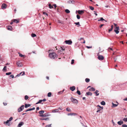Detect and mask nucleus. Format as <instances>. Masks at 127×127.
<instances>
[{
  "label": "nucleus",
  "instance_id": "nucleus-1",
  "mask_svg": "<svg viewBox=\"0 0 127 127\" xmlns=\"http://www.w3.org/2000/svg\"><path fill=\"white\" fill-rule=\"evenodd\" d=\"M58 57V55L54 52L50 53L49 54V57L51 59H56Z\"/></svg>",
  "mask_w": 127,
  "mask_h": 127
},
{
  "label": "nucleus",
  "instance_id": "nucleus-2",
  "mask_svg": "<svg viewBox=\"0 0 127 127\" xmlns=\"http://www.w3.org/2000/svg\"><path fill=\"white\" fill-rule=\"evenodd\" d=\"M70 99L72 102L74 103L77 104L78 102V101L77 99L74 98L72 97Z\"/></svg>",
  "mask_w": 127,
  "mask_h": 127
},
{
  "label": "nucleus",
  "instance_id": "nucleus-3",
  "mask_svg": "<svg viewBox=\"0 0 127 127\" xmlns=\"http://www.w3.org/2000/svg\"><path fill=\"white\" fill-rule=\"evenodd\" d=\"M24 105H22L19 108L18 110V112H20L21 111L24 109Z\"/></svg>",
  "mask_w": 127,
  "mask_h": 127
},
{
  "label": "nucleus",
  "instance_id": "nucleus-4",
  "mask_svg": "<svg viewBox=\"0 0 127 127\" xmlns=\"http://www.w3.org/2000/svg\"><path fill=\"white\" fill-rule=\"evenodd\" d=\"M16 64L18 66L21 67L23 66V64L22 63L19 61L17 62Z\"/></svg>",
  "mask_w": 127,
  "mask_h": 127
},
{
  "label": "nucleus",
  "instance_id": "nucleus-5",
  "mask_svg": "<svg viewBox=\"0 0 127 127\" xmlns=\"http://www.w3.org/2000/svg\"><path fill=\"white\" fill-rule=\"evenodd\" d=\"M65 42L66 43V44L69 45L71 44L72 43V41L70 40H66L65 41Z\"/></svg>",
  "mask_w": 127,
  "mask_h": 127
},
{
  "label": "nucleus",
  "instance_id": "nucleus-6",
  "mask_svg": "<svg viewBox=\"0 0 127 127\" xmlns=\"http://www.w3.org/2000/svg\"><path fill=\"white\" fill-rule=\"evenodd\" d=\"M98 59L99 60H103L104 59V57L101 55H99L98 57Z\"/></svg>",
  "mask_w": 127,
  "mask_h": 127
},
{
  "label": "nucleus",
  "instance_id": "nucleus-7",
  "mask_svg": "<svg viewBox=\"0 0 127 127\" xmlns=\"http://www.w3.org/2000/svg\"><path fill=\"white\" fill-rule=\"evenodd\" d=\"M77 113H69L67 114V115L68 116H75L76 115H77Z\"/></svg>",
  "mask_w": 127,
  "mask_h": 127
},
{
  "label": "nucleus",
  "instance_id": "nucleus-8",
  "mask_svg": "<svg viewBox=\"0 0 127 127\" xmlns=\"http://www.w3.org/2000/svg\"><path fill=\"white\" fill-rule=\"evenodd\" d=\"M24 124V123L23 122H20L18 126V127H21Z\"/></svg>",
  "mask_w": 127,
  "mask_h": 127
},
{
  "label": "nucleus",
  "instance_id": "nucleus-9",
  "mask_svg": "<svg viewBox=\"0 0 127 127\" xmlns=\"http://www.w3.org/2000/svg\"><path fill=\"white\" fill-rule=\"evenodd\" d=\"M13 21L14 22L16 23H18L19 22V19H13Z\"/></svg>",
  "mask_w": 127,
  "mask_h": 127
},
{
  "label": "nucleus",
  "instance_id": "nucleus-10",
  "mask_svg": "<svg viewBox=\"0 0 127 127\" xmlns=\"http://www.w3.org/2000/svg\"><path fill=\"white\" fill-rule=\"evenodd\" d=\"M70 89L72 91H73L75 89V86H73L71 87H70Z\"/></svg>",
  "mask_w": 127,
  "mask_h": 127
},
{
  "label": "nucleus",
  "instance_id": "nucleus-11",
  "mask_svg": "<svg viewBox=\"0 0 127 127\" xmlns=\"http://www.w3.org/2000/svg\"><path fill=\"white\" fill-rule=\"evenodd\" d=\"M7 29L8 30L11 31L12 29V27L11 26H7L6 27Z\"/></svg>",
  "mask_w": 127,
  "mask_h": 127
},
{
  "label": "nucleus",
  "instance_id": "nucleus-12",
  "mask_svg": "<svg viewBox=\"0 0 127 127\" xmlns=\"http://www.w3.org/2000/svg\"><path fill=\"white\" fill-rule=\"evenodd\" d=\"M6 5L5 3H3L2 4L1 7L2 8H6Z\"/></svg>",
  "mask_w": 127,
  "mask_h": 127
},
{
  "label": "nucleus",
  "instance_id": "nucleus-13",
  "mask_svg": "<svg viewBox=\"0 0 127 127\" xmlns=\"http://www.w3.org/2000/svg\"><path fill=\"white\" fill-rule=\"evenodd\" d=\"M84 12L82 10H79L78 11V13L80 15L82 14L83 13H84Z\"/></svg>",
  "mask_w": 127,
  "mask_h": 127
},
{
  "label": "nucleus",
  "instance_id": "nucleus-14",
  "mask_svg": "<svg viewBox=\"0 0 127 127\" xmlns=\"http://www.w3.org/2000/svg\"><path fill=\"white\" fill-rule=\"evenodd\" d=\"M117 123L119 125H121L122 124H123L124 123L121 120L120 121L118 122Z\"/></svg>",
  "mask_w": 127,
  "mask_h": 127
},
{
  "label": "nucleus",
  "instance_id": "nucleus-15",
  "mask_svg": "<svg viewBox=\"0 0 127 127\" xmlns=\"http://www.w3.org/2000/svg\"><path fill=\"white\" fill-rule=\"evenodd\" d=\"M40 120H49V118H41L40 119Z\"/></svg>",
  "mask_w": 127,
  "mask_h": 127
},
{
  "label": "nucleus",
  "instance_id": "nucleus-16",
  "mask_svg": "<svg viewBox=\"0 0 127 127\" xmlns=\"http://www.w3.org/2000/svg\"><path fill=\"white\" fill-rule=\"evenodd\" d=\"M94 93H95V95L96 96H98L99 95V91L98 90H96L95 92Z\"/></svg>",
  "mask_w": 127,
  "mask_h": 127
},
{
  "label": "nucleus",
  "instance_id": "nucleus-17",
  "mask_svg": "<svg viewBox=\"0 0 127 127\" xmlns=\"http://www.w3.org/2000/svg\"><path fill=\"white\" fill-rule=\"evenodd\" d=\"M39 116L42 117H44L47 116L48 115H46V114H44L40 115H39Z\"/></svg>",
  "mask_w": 127,
  "mask_h": 127
},
{
  "label": "nucleus",
  "instance_id": "nucleus-18",
  "mask_svg": "<svg viewBox=\"0 0 127 127\" xmlns=\"http://www.w3.org/2000/svg\"><path fill=\"white\" fill-rule=\"evenodd\" d=\"M18 54L19 55V56L21 57H24L25 58V55H23L19 52L18 53Z\"/></svg>",
  "mask_w": 127,
  "mask_h": 127
},
{
  "label": "nucleus",
  "instance_id": "nucleus-19",
  "mask_svg": "<svg viewBox=\"0 0 127 127\" xmlns=\"http://www.w3.org/2000/svg\"><path fill=\"white\" fill-rule=\"evenodd\" d=\"M23 73L22 74V76H23V75H25V72L24 71H23V72H21L20 73H19V74L17 75V76H20L21 75V74L22 73Z\"/></svg>",
  "mask_w": 127,
  "mask_h": 127
},
{
  "label": "nucleus",
  "instance_id": "nucleus-20",
  "mask_svg": "<svg viewBox=\"0 0 127 127\" xmlns=\"http://www.w3.org/2000/svg\"><path fill=\"white\" fill-rule=\"evenodd\" d=\"M86 94L88 95H92V94L90 92H88L86 93Z\"/></svg>",
  "mask_w": 127,
  "mask_h": 127
},
{
  "label": "nucleus",
  "instance_id": "nucleus-21",
  "mask_svg": "<svg viewBox=\"0 0 127 127\" xmlns=\"http://www.w3.org/2000/svg\"><path fill=\"white\" fill-rule=\"evenodd\" d=\"M97 109L98 110H101V109H103V108L102 107L100 106H99V105H98L97 106Z\"/></svg>",
  "mask_w": 127,
  "mask_h": 127
},
{
  "label": "nucleus",
  "instance_id": "nucleus-22",
  "mask_svg": "<svg viewBox=\"0 0 127 127\" xmlns=\"http://www.w3.org/2000/svg\"><path fill=\"white\" fill-rule=\"evenodd\" d=\"M113 25H112L111 26V28L109 30V32H110L113 29Z\"/></svg>",
  "mask_w": 127,
  "mask_h": 127
},
{
  "label": "nucleus",
  "instance_id": "nucleus-23",
  "mask_svg": "<svg viewBox=\"0 0 127 127\" xmlns=\"http://www.w3.org/2000/svg\"><path fill=\"white\" fill-rule=\"evenodd\" d=\"M44 110H41L39 112V113L40 115H42L44 113Z\"/></svg>",
  "mask_w": 127,
  "mask_h": 127
},
{
  "label": "nucleus",
  "instance_id": "nucleus-24",
  "mask_svg": "<svg viewBox=\"0 0 127 127\" xmlns=\"http://www.w3.org/2000/svg\"><path fill=\"white\" fill-rule=\"evenodd\" d=\"M89 90L90 91H95V89L94 88L92 87L90 88Z\"/></svg>",
  "mask_w": 127,
  "mask_h": 127
},
{
  "label": "nucleus",
  "instance_id": "nucleus-25",
  "mask_svg": "<svg viewBox=\"0 0 127 127\" xmlns=\"http://www.w3.org/2000/svg\"><path fill=\"white\" fill-rule=\"evenodd\" d=\"M31 106V105L30 104H25V108H27L28 107H29Z\"/></svg>",
  "mask_w": 127,
  "mask_h": 127
},
{
  "label": "nucleus",
  "instance_id": "nucleus-26",
  "mask_svg": "<svg viewBox=\"0 0 127 127\" xmlns=\"http://www.w3.org/2000/svg\"><path fill=\"white\" fill-rule=\"evenodd\" d=\"M117 103V104H115L114 103H112V107H116L118 105V103Z\"/></svg>",
  "mask_w": 127,
  "mask_h": 127
},
{
  "label": "nucleus",
  "instance_id": "nucleus-27",
  "mask_svg": "<svg viewBox=\"0 0 127 127\" xmlns=\"http://www.w3.org/2000/svg\"><path fill=\"white\" fill-rule=\"evenodd\" d=\"M43 101V100H39L36 103V104H37L39 103H41Z\"/></svg>",
  "mask_w": 127,
  "mask_h": 127
},
{
  "label": "nucleus",
  "instance_id": "nucleus-28",
  "mask_svg": "<svg viewBox=\"0 0 127 127\" xmlns=\"http://www.w3.org/2000/svg\"><path fill=\"white\" fill-rule=\"evenodd\" d=\"M64 89L62 91L59 92H58V94L59 95L62 94L64 91Z\"/></svg>",
  "mask_w": 127,
  "mask_h": 127
},
{
  "label": "nucleus",
  "instance_id": "nucleus-29",
  "mask_svg": "<svg viewBox=\"0 0 127 127\" xmlns=\"http://www.w3.org/2000/svg\"><path fill=\"white\" fill-rule=\"evenodd\" d=\"M103 20H104V21H105V22H107V21H106L102 17L101 18H100V19H99L98 20V21H103Z\"/></svg>",
  "mask_w": 127,
  "mask_h": 127
},
{
  "label": "nucleus",
  "instance_id": "nucleus-30",
  "mask_svg": "<svg viewBox=\"0 0 127 127\" xmlns=\"http://www.w3.org/2000/svg\"><path fill=\"white\" fill-rule=\"evenodd\" d=\"M66 110L68 112H71V110L69 108H66Z\"/></svg>",
  "mask_w": 127,
  "mask_h": 127
},
{
  "label": "nucleus",
  "instance_id": "nucleus-31",
  "mask_svg": "<svg viewBox=\"0 0 127 127\" xmlns=\"http://www.w3.org/2000/svg\"><path fill=\"white\" fill-rule=\"evenodd\" d=\"M59 110L58 109H55L53 110L52 111V112H58L59 111Z\"/></svg>",
  "mask_w": 127,
  "mask_h": 127
},
{
  "label": "nucleus",
  "instance_id": "nucleus-32",
  "mask_svg": "<svg viewBox=\"0 0 127 127\" xmlns=\"http://www.w3.org/2000/svg\"><path fill=\"white\" fill-rule=\"evenodd\" d=\"M85 81L86 82L88 83L89 82L90 80L89 78H86L85 79Z\"/></svg>",
  "mask_w": 127,
  "mask_h": 127
},
{
  "label": "nucleus",
  "instance_id": "nucleus-33",
  "mask_svg": "<svg viewBox=\"0 0 127 127\" xmlns=\"http://www.w3.org/2000/svg\"><path fill=\"white\" fill-rule=\"evenodd\" d=\"M65 12L67 13H69L70 12V11L68 9H65Z\"/></svg>",
  "mask_w": 127,
  "mask_h": 127
},
{
  "label": "nucleus",
  "instance_id": "nucleus-34",
  "mask_svg": "<svg viewBox=\"0 0 127 127\" xmlns=\"http://www.w3.org/2000/svg\"><path fill=\"white\" fill-rule=\"evenodd\" d=\"M101 104L102 105H104L105 104V103L104 101H102L101 102Z\"/></svg>",
  "mask_w": 127,
  "mask_h": 127
},
{
  "label": "nucleus",
  "instance_id": "nucleus-35",
  "mask_svg": "<svg viewBox=\"0 0 127 127\" xmlns=\"http://www.w3.org/2000/svg\"><path fill=\"white\" fill-rule=\"evenodd\" d=\"M49 8L51 9L53 8V6H52L51 4H49Z\"/></svg>",
  "mask_w": 127,
  "mask_h": 127
},
{
  "label": "nucleus",
  "instance_id": "nucleus-36",
  "mask_svg": "<svg viewBox=\"0 0 127 127\" xmlns=\"http://www.w3.org/2000/svg\"><path fill=\"white\" fill-rule=\"evenodd\" d=\"M114 31L117 34L119 32V31L118 30H116V29L114 30Z\"/></svg>",
  "mask_w": 127,
  "mask_h": 127
},
{
  "label": "nucleus",
  "instance_id": "nucleus-37",
  "mask_svg": "<svg viewBox=\"0 0 127 127\" xmlns=\"http://www.w3.org/2000/svg\"><path fill=\"white\" fill-rule=\"evenodd\" d=\"M31 36L32 37H34L36 36V35L34 33H32L31 34Z\"/></svg>",
  "mask_w": 127,
  "mask_h": 127
},
{
  "label": "nucleus",
  "instance_id": "nucleus-38",
  "mask_svg": "<svg viewBox=\"0 0 127 127\" xmlns=\"http://www.w3.org/2000/svg\"><path fill=\"white\" fill-rule=\"evenodd\" d=\"M74 24L77 25H78V27H79L80 26V24L79 22H77V23H75Z\"/></svg>",
  "mask_w": 127,
  "mask_h": 127
},
{
  "label": "nucleus",
  "instance_id": "nucleus-39",
  "mask_svg": "<svg viewBox=\"0 0 127 127\" xmlns=\"http://www.w3.org/2000/svg\"><path fill=\"white\" fill-rule=\"evenodd\" d=\"M6 70V66H5L3 69V71H5Z\"/></svg>",
  "mask_w": 127,
  "mask_h": 127
},
{
  "label": "nucleus",
  "instance_id": "nucleus-40",
  "mask_svg": "<svg viewBox=\"0 0 127 127\" xmlns=\"http://www.w3.org/2000/svg\"><path fill=\"white\" fill-rule=\"evenodd\" d=\"M123 120L125 122H127V118H124L123 119Z\"/></svg>",
  "mask_w": 127,
  "mask_h": 127
},
{
  "label": "nucleus",
  "instance_id": "nucleus-41",
  "mask_svg": "<svg viewBox=\"0 0 127 127\" xmlns=\"http://www.w3.org/2000/svg\"><path fill=\"white\" fill-rule=\"evenodd\" d=\"M29 98V97L28 96L26 95L25 96V100H26L27 99Z\"/></svg>",
  "mask_w": 127,
  "mask_h": 127
},
{
  "label": "nucleus",
  "instance_id": "nucleus-42",
  "mask_svg": "<svg viewBox=\"0 0 127 127\" xmlns=\"http://www.w3.org/2000/svg\"><path fill=\"white\" fill-rule=\"evenodd\" d=\"M51 95V92L47 94V96L48 97H50Z\"/></svg>",
  "mask_w": 127,
  "mask_h": 127
},
{
  "label": "nucleus",
  "instance_id": "nucleus-43",
  "mask_svg": "<svg viewBox=\"0 0 127 127\" xmlns=\"http://www.w3.org/2000/svg\"><path fill=\"white\" fill-rule=\"evenodd\" d=\"M35 109V108L34 107L33 108H30V109H28V110H29V111H30L32 110H34Z\"/></svg>",
  "mask_w": 127,
  "mask_h": 127
},
{
  "label": "nucleus",
  "instance_id": "nucleus-44",
  "mask_svg": "<svg viewBox=\"0 0 127 127\" xmlns=\"http://www.w3.org/2000/svg\"><path fill=\"white\" fill-rule=\"evenodd\" d=\"M61 48L62 50H64L65 49V47H61Z\"/></svg>",
  "mask_w": 127,
  "mask_h": 127
},
{
  "label": "nucleus",
  "instance_id": "nucleus-45",
  "mask_svg": "<svg viewBox=\"0 0 127 127\" xmlns=\"http://www.w3.org/2000/svg\"><path fill=\"white\" fill-rule=\"evenodd\" d=\"M52 124L46 125L45 126V127H51Z\"/></svg>",
  "mask_w": 127,
  "mask_h": 127
},
{
  "label": "nucleus",
  "instance_id": "nucleus-46",
  "mask_svg": "<svg viewBox=\"0 0 127 127\" xmlns=\"http://www.w3.org/2000/svg\"><path fill=\"white\" fill-rule=\"evenodd\" d=\"M77 93L79 95H81V93L80 91L78 90L77 92Z\"/></svg>",
  "mask_w": 127,
  "mask_h": 127
},
{
  "label": "nucleus",
  "instance_id": "nucleus-47",
  "mask_svg": "<svg viewBox=\"0 0 127 127\" xmlns=\"http://www.w3.org/2000/svg\"><path fill=\"white\" fill-rule=\"evenodd\" d=\"M90 9H91V10H93L94 9V8L91 6H90Z\"/></svg>",
  "mask_w": 127,
  "mask_h": 127
},
{
  "label": "nucleus",
  "instance_id": "nucleus-48",
  "mask_svg": "<svg viewBox=\"0 0 127 127\" xmlns=\"http://www.w3.org/2000/svg\"><path fill=\"white\" fill-rule=\"evenodd\" d=\"M11 72H9L8 73H6V74L7 75H9L10 74H11Z\"/></svg>",
  "mask_w": 127,
  "mask_h": 127
},
{
  "label": "nucleus",
  "instance_id": "nucleus-49",
  "mask_svg": "<svg viewBox=\"0 0 127 127\" xmlns=\"http://www.w3.org/2000/svg\"><path fill=\"white\" fill-rule=\"evenodd\" d=\"M77 18L78 19H79L80 18V16L78 15H77L76 16Z\"/></svg>",
  "mask_w": 127,
  "mask_h": 127
},
{
  "label": "nucleus",
  "instance_id": "nucleus-50",
  "mask_svg": "<svg viewBox=\"0 0 127 127\" xmlns=\"http://www.w3.org/2000/svg\"><path fill=\"white\" fill-rule=\"evenodd\" d=\"M74 60H73V59L72 60H71V64H73L74 63Z\"/></svg>",
  "mask_w": 127,
  "mask_h": 127
},
{
  "label": "nucleus",
  "instance_id": "nucleus-51",
  "mask_svg": "<svg viewBox=\"0 0 127 127\" xmlns=\"http://www.w3.org/2000/svg\"><path fill=\"white\" fill-rule=\"evenodd\" d=\"M122 127H127V125L126 124L123 125L122 126Z\"/></svg>",
  "mask_w": 127,
  "mask_h": 127
},
{
  "label": "nucleus",
  "instance_id": "nucleus-52",
  "mask_svg": "<svg viewBox=\"0 0 127 127\" xmlns=\"http://www.w3.org/2000/svg\"><path fill=\"white\" fill-rule=\"evenodd\" d=\"M116 29V30H119V27H116L115 28V29Z\"/></svg>",
  "mask_w": 127,
  "mask_h": 127
},
{
  "label": "nucleus",
  "instance_id": "nucleus-53",
  "mask_svg": "<svg viewBox=\"0 0 127 127\" xmlns=\"http://www.w3.org/2000/svg\"><path fill=\"white\" fill-rule=\"evenodd\" d=\"M13 117H11L9 119V121H11L13 119Z\"/></svg>",
  "mask_w": 127,
  "mask_h": 127
},
{
  "label": "nucleus",
  "instance_id": "nucleus-54",
  "mask_svg": "<svg viewBox=\"0 0 127 127\" xmlns=\"http://www.w3.org/2000/svg\"><path fill=\"white\" fill-rule=\"evenodd\" d=\"M43 14H45L47 16H48V14L47 13H46V12H43Z\"/></svg>",
  "mask_w": 127,
  "mask_h": 127
},
{
  "label": "nucleus",
  "instance_id": "nucleus-55",
  "mask_svg": "<svg viewBox=\"0 0 127 127\" xmlns=\"http://www.w3.org/2000/svg\"><path fill=\"white\" fill-rule=\"evenodd\" d=\"M86 47L87 48H88L89 49V48H92V46H87Z\"/></svg>",
  "mask_w": 127,
  "mask_h": 127
},
{
  "label": "nucleus",
  "instance_id": "nucleus-56",
  "mask_svg": "<svg viewBox=\"0 0 127 127\" xmlns=\"http://www.w3.org/2000/svg\"><path fill=\"white\" fill-rule=\"evenodd\" d=\"M10 77H11V78H14V76L13 75H10Z\"/></svg>",
  "mask_w": 127,
  "mask_h": 127
},
{
  "label": "nucleus",
  "instance_id": "nucleus-57",
  "mask_svg": "<svg viewBox=\"0 0 127 127\" xmlns=\"http://www.w3.org/2000/svg\"><path fill=\"white\" fill-rule=\"evenodd\" d=\"M103 25H104V24H101V25L100 26H99V27L100 28H101L102 27Z\"/></svg>",
  "mask_w": 127,
  "mask_h": 127
},
{
  "label": "nucleus",
  "instance_id": "nucleus-58",
  "mask_svg": "<svg viewBox=\"0 0 127 127\" xmlns=\"http://www.w3.org/2000/svg\"><path fill=\"white\" fill-rule=\"evenodd\" d=\"M4 105L5 106L7 105V103H6L3 102V103Z\"/></svg>",
  "mask_w": 127,
  "mask_h": 127
},
{
  "label": "nucleus",
  "instance_id": "nucleus-59",
  "mask_svg": "<svg viewBox=\"0 0 127 127\" xmlns=\"http://www.w3.org/2000/svg\"><path fill=\"white\" fill-rule=\"evenodd\" d=\"M53 6H54V7H55V9H56V7H57V5H56V4H54L53 5Z\"/></svg>",
  "mask_w": 127,
  "mask_h": 127
},
{
  "label": "nucleus",
  "instance_id": "nucleus-60",
  "mask_svg": "<svg viewBox=\"0 0 127 127\" xmlns=\"http://www.w3.org/2000/svg\"><path fill=\"white\" fill-rule=\"evenodd\" d=\"M9 120H8L5 123L6 124H7L9 123Z\"/></svg>",
  "mask_w": 127,
  "mask_h": 127
},
{
  "label": "nucleus",
  "instance_id": "nucleus-61",
  "mask_svg": "<svg viewBox=\"0 0 127 127\" xmlns=\"http://www.w3.org/2000/svg\"><path fill=\"white\" fill-rule=\"evenodd\" d=\"M13 22H14L13 21V20H11V23H10V24H11V25H12V24L13 23Z\"/></svg>",
  "mask_w": 127,
  "mask_h": 127
},
{
  "label": "nucleus",
  "instance_id": "nucleus-62",
  "mask_svg": "<svg viewBox=\"0 0 127 127\" xmlns=\"http://www.w3.org/2000/svg\"><path fill=\"white\" fill-rule=\"evenodd\" d=\"M84 39V38H81L80 39H78V40H81V39Z\"/></svg>",
  "mask_w": 127,
  "mask_h": 127
},
{
  "label": "nucleus",
  "instance_id": "nucleus-63",
  "mask_svg": "<svg viewBox=\"0 0 127 127\" xmlns=\"http://www.w3.org/2000/svg\"><path fill=\"white\" fill-rule=\"evenodd\" d=\"M108 49V50H112V48H109Z\"/></svg>",
  "mask_w": 127,
  "mask_h": 127
},
{
  "label": "nucleus",
  "instance_id": "nucleus-64",
  "mask_svg": "<svg viewBox=\"0 0 127 127\" xmlns=\"http://www.w3.org/2000/svg\"><path fill=\"white\" fill-rule=\"evenodd\" d=\"M43 100V101H46V100L45 98L44 99H43L42 100Z\"/></svg>",
  "mask_w": 127,
  "mask_h": 127
}]
</instances>
